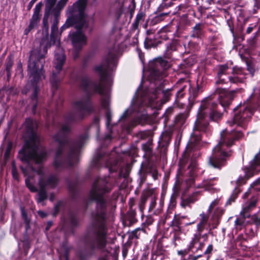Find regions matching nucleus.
I'll return each mask as SVG.
<instances>
[{
    "label": "nucleus",
    "instance_id": "nucleus-1",
    "mask_svg": "<svg viewBox=\"0 0 260 260\" xmlns=\"http://www.w3.org/2000/svg\"><path fill=\"white\" fill-rule=\"evenodd\" d=\"M116 66V55L110 52L102 63L95 67V71L100 76V82L90 81L85 74L77 75L75 81L79 82L80 87L85 91L86 94L73 103V111L66 115V123L61 126L59 131L53 137L58 144L53 161V166L56 170H61L73 167L78 161L80 150L87 140L88 135L87 134L82 135L77 141L70 140L67 136L70 131L69 123L82 119L86 114L92 111L90 98L93 93L97 92L102 96L101 105L106 110V125L108 127L110 125L112 114L109 109V95L105 90L103 84L110 83L111 73Z\"/></svg>",
    "mask_w": 260,
    "mask_h": 260
},
{
    "label": "nucleus",
    "instance_id": "nucleus-2",
    "mask_svg": "<svg viewBox=\"0 0 260 260\" xmlns=\"http://www.w3.org/2000/svg\"><path fill=\"white\" fill-rule=\"evenodd\" d=\"M110 179L109 177L96 179L89 193L88 200L94 201L95 207L91 213L92 220L83 237L84 246L78 252L79 260L89 259L97 250H103L107 245L109 202L106 193L112 188Z\"/></svg>",
    "mask_w": 260,
    "mask_h": 260
},
{
    "label": "nucleus",
    "instance_id": "nucleus-3",
    "mask_svg": "<svg viewBox=\"0 0 260 260\" xmlns=\"http://www.w3.org/2000/svg\"><path fill=\"white\" fill-rule=\"evenodd\" d=\"M24 125L26 139L23 148L19 152L18 157L39 176L37 201L41 203L47 198V190L55 188L59 179L56 175H47L42 167L36 170L32 166L34 163L39 164L42 162L46 158L47 152L45 148L40 144L36 131L38 127L37 122L31 119H27Z\"/></svg>",
    "mask_w": 260,
    "mask_h": 260
},
{
    "label": "nucleus",
    "instance_id": "nucleus-4",
    "mask_svg": "<svg viewBox=\"0 0 260 260\" xmlns=\"http://www.w3.org/2000/svg\"><path fill=\"white\" fill-rule=\"evenodd\" d=\"M209 116L211 121H217L222 117V113L218 109L217 104L213 101V96L210 95L205 98L201 103L198 113V119L195 122L193 132L191 135L189 141L183 154L182 158L180 159L178 170V174L182 175L183 171L186 174L190 176L194 175V170L197 163L191 160L185 170L186 165L192 152L199 147L201 137L200 133L206 132L209 129V123L205 120V118Z\"/></svg>",
    "mask_w": 260,
    "mask_h": 260
},
{
    "label": "nucleus",
    "instance_id": "nucleus-5",
    "mask_svg": "<svg viewBox=\"0 0 260 260\" xmlns=\"http://www.w3.org/2000/svg\"><path fill=\"white\" fill-rule=\"evenodd\" d=\"M58 12L54 13V19L51 26V34L50 41L47 39H42L39 43H36L34 49L30 52L28 64L29 81L26 85V87L30 86L33 89V93L31 96L32 101V110L35 111L37 107V93L39 88L37 82L43 75V68L45 63V58L47 53V49L52 45L55 44L58 39L57 31L58 23Z\"/></svg>",
    "mask_w": 260,
    "mask_h": 260
},
{
    "label": "nucleus",
    "instance_id": "nucleus-6",
    "mask_svg": "<svg viewBox=\"0 0 260 260\" xmlns=\"http://www.w3.org/2000/svg\"><path fill=\"white\" fill-rule=\"evenodd\" d=\"M243 136V133L240 131L223 130L220 133V141L213 148L212 154L209 157V164L214 168L220 169L224 165L226 158L230 155V147L234 145L235 140Z\"/></svg>",
    "mask_w": 260,
    "mask_h": 260
},
{
    "label": "nucleus",
    "instance_id": "nucleus-7",
    "mask_svg": "<svg viewBox=\"0 0 260 260\" xmlns=\"http://www.w3.org/2000/svg\"><path fill=\"white\" fill-rule=\"evenodd\" d=\"M68 20L69 18L67 19L66 24L61 27V30L63 31L66 28L74 25H75V27L77 29L76 31L70 34L72 43L74 48L73 57L74 59H76L79 56V51L86 44L87 38L81 31V29H86L88 28V23L85 21L86 23L83 25L85 26L79 28L77 27V26L79 25V23L77 21H71L70 22L68 23Z\"/></svg>",
    "mask_w": 260,
    "mask_h": 260
},
{
    "label": "nucleus",
    "instance_id": "nucleus-8",
    "mask_svg": "<svg viewBox=\"0 0 260 260\" xmlns=\"http://www.w3.org/2000/svg\"><path fill=\"white\" fill-rule=\"evenodd\" d=\"M143 106L144 105L141 100L139 99L133 100L130 107L125 111L123 114L121 116L119 120L120 121H124L133 112L140 113L141 112H143ZM147 118V115L143 112L140 116H138L134 120L128 122L127 123L124 125V127L127 131H129L137 124H144L146 122Z\"/></svg>",
    "mask_w": 260,
    "mask_h": 260
},
{
    "label": "nucleus",
    "instance_id": "nucleus-9",
    "mask_svg": "<svg viewBox=\"0 0 260 260\" xmlns=\"http://www.w3.org/2000/svg\"><path fill=\"white\" fill-rule=\"evenodd\" d=\"M66 61V56L64 53L63 49L60 47L58 42L56 46L55 50L54 59L53 64L54 70L52 71V75L50 77V83L53 90H56L58 87L60 81L63 78V75L61 74L62 66Z\"/></svg>",
    "mask_w": 260,
    "mask_h": 260
},
{
    "label": "nucleus",
    "instance_id": "nucleus-10",
    "mask_svg": "<svg viewBox=\"0 0 260 260\" xmlns=\"http://www.w3.org/2000/svg\"><path fill=\"white\" fill-rule=\"evenodd\" d=\"M87 0H78L72 6H69L67 10V14L69 15L68 23L71 21H76L79 23L77 27H84L85 19L84 10L87 5Z\"/></svg>",
    "mask_w": 260,
    "mask_h": 260
},
{
    "label": "nucleus",
    "instance_id": "nucleus-11",
    "mask_svg": "<svg viewBox=\"0 0 260 260\" xmlns=\"http://www.w3.org/2000/svg\"><path fill=\"white\" fill-rule=\"evenodd\" d=\"M170 68L169 62L160 57L154 59L149 63L150 76L152 79L161 81L168 76L167 70Z\"/></svg>",
    "mask_w": 260,
    "mask_h": 260
},
{
    "label": "nucleus",
    "instance_id": "nucleus-12",
    "mask_svg": "<svg viewBox=\"0 0 260 260\" xmlns=\"http://www.w3.org/2000/svg\"><path fill=\"white\" fill-rule=\"evenodd\" d=\"M116 155L114 152L108 154L105 150L99 149L93 158V165L95 167H98L100 164H104L110 172H115L117 169L118 164V160L115 158Z\"/></svg>",
    "mask_w": 260,
    "mask_h": 260
},
{
    "label": "nucleus",
    "instance_id": "nucleus-13",
    "mask_svg": "<svg viewBox=\"0 0 260 260\" xmlns=\"http://www.w3.org/2000/svg\"><path fill=\"white\" fill-rule=\"evenodd\" d=\"M253 112V109L247 106L241 107L240 111L235 114L233 122L242 127L245 128Z\"/></svg>",
    "mask_w": 260,
    "mask_h": 260
},
{
    "label": "nucleus",
    "instance_id": "nucleus-14",
    "mask_svg": "<svg viewBox=\"0 0 260 260\" xmlns=\"http://www.w3.org/2000/svg\"><path fill=\"white\" fill-rule=\"evenodd\" d=\"M260 172V153L255 155L254 159L251 162V165L248 169L245 176H240L237 180L238 185L244 184L250 177Z\"/></svg>",
    "mask_w": 260,
    "mask_h": 260
},
{
    "label": "nucleus",
    "instance_id": "nucleus-15",
    "mask_svg": "<svg viewBox=\"0 0 260 260\" xmlns=\"http://www.w3.org/2000/svg\"><path fill=\"white\" fill-rule=\"evenodd\" d=\"M214 93L218 95L219 102L225 111L234 99L235 91H228L224 88H217Z\"/></svg>",
    "mask_w": 260,
    "mask_h": 260
},
{
    "label": "nucleus",
    "instance_id": "nucleus-16",
    "mask_svg": "<svg viewBox=\"0 0 260 260\" xmlns=\"http://www.w3.org/2000/svg\"><path fill=\"white\" fill-rule=\"evenodd\" d=\"M246 73L241 67L235 66L232 68L231 75L228 77V79L231 83L238 84L242 83L246 79Z\"/></svg>",
    "mask_w": 260,
    "mask_h": 260
},
{
    "label": "nucleus",
    "instance_id": "nucleus-17",
    "mask_svg": "<svg viewBox=\"0 0 260 260\" xmlns=\"http://www.w3.org/2000/svg\"><path fill=\"white\" fill-rule=\"evenodd\" d=\"M43 6V4L42 2H40L36 6L34 14L30 19L29 26L24 31V34L27 35L30 31L32 29L37 27L39 22L41 19V15L40 13Z\"/></svg>",
    "mask_w": 260,
    "mask_h": 260
},
{
    "label": "nucleus",
    "instance_id": "nucleus-18",
    "mask_svg": "<svg viewBox=\"0 0 260 260\" xmlns=\"http://www.w3.org/2000/svg\"><path fill=\"white\" fill-rule=\"evenodd\" d=\"M246 199L247 200L243 205L241 214L244 218H248L250 216L249 213L256 207L258 199L254 196H249Z\"/></svg>",
    "mask_w": 260,
    "mask_h": 260
},
{
    "label": "nucleus",
    "instance_id": "nucleus-19",
    "mask_svg": "<svg viewBox=\"0 0 260 260\" xmlns=\"http://www.w3.org/2000/svg\"><path fill=\"white\" fill-rule=\"evenodd\" d=\"M57 0H46L45 13L43 19V29L48 34L49 25L48 20Z\"/></svg>",
    "mask_w": 260,
    "mask_h": 260
},
{
    "label": "nucleus",
    "instance_id": "nucleus-20",
    "mask_svg": "<svg viewBox=\"0 0 260 260\" xmlns=\"http://www.w3.org/2000/svg\"><path fill=\"white\" fill-rule=\"evenodd\" d=\"M229 69L228 64H218L215 68V71L216 73L217 80L216 84H225L226 83L225 79L223 76L226 75L227 71Z\"/></svg>",
    "mask_w": 260,
    "mask_h": 260
},
{
    "label": "nucleus",
    "instance_id": "nucleus-21",
    "mask_svg": "<svg viewBox=\"0 0 260 260\" xmlns=\"http://www.w3.org/2000/svg\"><path fill=\"white\" fill-rule=\"evenodd\" d=\"M260 192V177L253 182L248 190L244 193L243 198H246L249 196H256L258 199Z\"/></svg>",
    "mask_w": 260,
    "mask_h": 260
},
{
    "label": "nucleus",
    "instance_id": "nucleus-22",
    "mask_svg": "<svg viewBox=\"0 0 260 260\" xmlns=\"http://www.w3.org/2000/svg\"><path fill=\"white\" fill-rule=\"evenodd\" d=\"M209 214L208 213L205 214L204 213L200 214V221L197 225L198 232L202 233L205 228L206 225H208L209 228L210 227L211 223L208 222Z\"/></svg>",
    "mask_w": 260,
    "mask_h": 260
},
{
    "label": "nucleus",
    "instance_id": "nucleus-23",
    "mask_svg": "<svg viewBox=\"0 0 260 260\" xmlns=\"http://www.w3.org/2000/svg\"><path fill=\"white\" fill-rule=\"evenodd\" d=\"M62 222L63 225L61 228V230H64L67 224H70L72 228L75 227L78 224V220L76 215L72 212H70L69 213L68 219L67 220L63 219Z\"/></svg>",
    "mask_w": 260,
    "mask_h": 260
},
{
    "label": "nucleus",
    "instance_id": "nucleus-24",
    "mask_svg": "<svg viewBox=\"0 0 260 260\" xmlns=\"http://www.w3.org/2000/svg\"><path fill=\"white\" fill-rule=\"evenodd\" d=\"M189 24V21L186 17L180 19L177 25L175 26V35L179 36L182 31L185 29V26Z\"/></svg>",
    "mask_w": 260,
    "mask_h": 260
},
{
    "label": "nucleus",
    "instance_id": "nucleus-25",
    "mask_svg": "<svg viewBox=\"0 0 260 260\" xmlns=\"http://www.w3.org/2000/svg\"><path fill=\"white\" fill-rule=\"evenodd\" d=\"M204 24L202 23H197L193 27L191 37L193 38H201L203 35V28Z\"/></svg>",
    "mask_w": 260,
    "mask_h": 260
},
{
    "label": "nucleus",
    "instance_id": "nucleus-26",
    "mask_svg": "<svg viewBox=\"0 0 260 260\" xmlns=\"http://www.w3.org/2000/svg\"><path fill=\"white\" fill-rule=\"evenodd\" d=\"M151 190H148L143 192L141 195L139 204L140 211L142 212L145 208V205L147 201H149Z\"/></svg>",
    "mask_w": 260,
    "mask_h": 260
},
{
    "label": "nucleus",
    "instance_id": "nucleus-27",
    "mask_svg": "<svg viewBox=\"0 0 260 260\" xmlns=\"http://www.w3.org/2000/svg\"><path fill=\"white\" fill-rule=\"evenodd\" d=\"M160 42V41L155 40L154 36H149L146 38L144 45L147 49H149L156 47Z\"/></svg>",
    "mask_w": 260,
    "mask_h": 260
},
{
    "label": "nucleus",
    "instance_id": "nucleus-28",
    "mask_svg": "<svg viewBox=\"0 0 260 260\" xmlns=\"http://www.w3.org/2000/svg\"><path fill=\"white\" fill-rule=\"evenodd\" d=\"M146 165L144 166L143 164H142L141 168L139 171V179L140 185L142 184L146 180L147 174H148V171H146Z\"/></svg>",
    "mask_w": 260,
    "mask_h": 260
},
{
    "label": "nucleus",
    "instance_id": "nucleus-29",
    "mask_svg": "<svg viewBox=\"0 0 260 260\" xmlns=\"http://www.w3.org/2000/svg\"><path fill=\"white\" fill-rule=\"evenodd\" d=\"M146 17V14L142 11H139L137 14L135 22L133 24V26L135 29H137L139 23L144 21Z\"/></svg>",
    "mask_w": 260,
    "mask_h": 260
},
{
    "label": "nucleus",
    "instance_id": "nucleus-30",
    "mask_svg": "<svg viewBox=\"0 0 260 260\" xmlns=\"http://www.w3.org/2000/svg\"><path fill=\"white\" fill-rule=\"evenodd\" d=\"M215 180H216V178L207 179L203 181V186L206 190L211 191L214 189L213 181Z\"/></svg>",
    "mask_w": 260,
    "mask_h": 260
},
{
    "label": "nucleus",
    "instance_id": "nucleus-31",
    "mask_svg": "<svg viewBox=\"0 0 260 260\" xmlns=\"http://www.w3.org/2000/svg\"><path fill=\"white\" fill-rule=\"evenodd\" d=\"M136 213L134 209H129L126 214V219L129 221L130 225L137 221L136 218Z\"/></svg>",
    "mask_w": 260,
    "mask_h": 260
},
{
    "label": "nucleus",
    "instance_id": "nucleus-32",
    "mask_svg": "<svg viewBox=\"0 0 260 260\" xmlns=\"http://www.w3.org/2000/svg\"><path fill=\"white\" fill-rule=\"evenodd\" d=\"M201 237V233L199 232H198V233L194 235V237L193 238L189 247L190 250H192L194 249L196 247V245L200 242Z\"/></svg>",
    "mask_w": 260,
    "mask_h": 260
},
{
    "label": "nucleus",
    "instance_id": "nucleus-33",
    "mask_svg": "<svg viewBox=\"0 0 260 260\" xmlns=\"http://www.w3.org/2000/svg\"><path fill=\"white\" fill-rule=\"evenodd\" d=\"M171 138V137L169 134H163L161 135L160 141H159V145L162 147L167 146L169 143Z\"/></svg>",
    "mask_w": 260,
    "mask_h": 260
},
{
    "label": "nucleus",
    "instance_id": "nucleus-34",
    "mask_svg": "<svg viewBox=\"0 0 260 260\" xmlns=\"http://www.w3.org/2000/svg\"><path fill=\"white\" fill-rule=\"evenodd\" d=\"M69 0H59L55 8L53 9L52 12L53 13L58 12V14H60V12L63 9L64 6L66 5Z\"/></svg>",
    "mask_w": 260,
    "mask_h": 260
},
{
    "label": "nucleus",
    "instance_id": "nucleus-35",
    "mask_svg": "<svg viewBox=\"0 0 260 260\" xmlns=\"http://www.w3.org/2000/svg\"><path fill=\"white\" fill-rule=\"evenodd\" d=\"M146 171H148V174H151L152 177L154 180L157 179L158 174L157 171L156 170L154 167L149 165H146Z\"/></svg>",
    "mask_w": 260,
    "mask_h": 260
},
{
    "label": "nucleus",
    "instance_id": "nucleus-36",
    "mask_svg": "<svg viewBox=\"0 0 260 260\" xmlns=\"http://www.w3.org/2000/svg\"><path fill=\"white\" fill-rule=\"evenodd\" d=\"M156 198L155 195L153 193V192L152 190H151L149 198V201H150V204L149 208V212L152 211L156 206Z\"/></svg>",
    "mask_w": 260,
    "mask_h": 260
},
{
    "label": "nucleus",
    "instance_id": "nucleus-37",
    "mask_svg": "<svg viewBox=\"0 0 260 260\" xmlns=\"http://www.w3.org/2000/svg\"><path fill=\"white\" fill-rule=\"evenodd\" d=\"M189 88L190 84L187 82H185L184 84L182 85V86L180 88L177 92V98H182L184 94V91L185 90V89Z\"/></svg>",
    "mask_w": 260,
    "mask_h": 260
},
{
    "label": "nucleus",
    "instance_id": "nucleus-38",
    "mask_svg": "<svg viewBox=\"0 0 260 260\" xmlns=\"http://www.w3.org/2000/svg\"><path fill=\"white\" fill-rule=\"evenodd\" d=\"M186 118V114L184 113H181L176 117L175 122L179 126L182 125L184 123Z\"/></svg>",
    "mask_w": 260,
    "mask_h": 260
},
{
    "label": "nucleus",
    "instance_id": "nucleus-39",
    "mask_svg": "<svg viewBox=\"0 0 260 260\" xmlns=\"http://www.w3.org/2000/svg\"><path fill=\"white\" fill-rule=\"evenodd\" d=\"M25 184L26 186L29 188V189L33 192H36L37 191V189L35 186L33 185V184L30 181V177L28 176L27 178L25 179Z\"/></svg>",
    "mask_w": 260,
    "mask_h": 260
},
{
    "label": "nucleus",
    "instance_id": "nucleus-40",
    "mask_svg": "<svg viewBox=\"0 0 260 260\" xmlns=\"http://www.w3.org/2000/svg\"><path fill=\"white\" fill-rule=\"evenodd\" d=\"M251 219L257 227H260V211L253 215Z\"/></svg>",
    "mask_w": 260,
    "mask_h": 260
},
{
    "label": "nucleus",
    "instance_id": "nucleus-41",
    "mask_svg": "<svg viewBox=\"0 0 260 260\" xmlns=\"http://www.w3.org/2000/svg\"><path fill=\"white\" fill-rule=\"evenodd\" d=\"M69 189L71 193L72 194L73 197L74 198L77 193V188L76 184H72L68 182Z\"/></svg>",
    "mask_w": 260,
    "mask_h": 260
},
{
    "label": "nucleus",
    "instance_id": "nucleus-42",
    "mask_svg": "<svg viewBox=\"0 0 260 260\" xmlns=\"http://www.w3.org/2000/svg\"><path fill=\"white\" fill-rule=\"evenodd\" d=\"M239 192V190H237V189H235L234 190V192L231 195V197L229 199L228 201H227L226 204L230 205L232 202H234L235 199L237 198L238 196V194Z\"/></svg>",
    "mask_w": 260,
    "mask_h": 260
},
{
    "label": "nucleus",
    "instance_id": "nucleus-43",
    "mask_svg": "<svg viewBox=\"0 0 260 260\" xmlns=\"http://www.w3.org/2000/svg\"><path fill=\"white\" fill-rule=\"evenodd\" d=\"M150 135V132L149 131H142L139 132L137 136L138 138L141 139H145L148 138Z\"/></svg>",
    "mask_w": 260,
    "mask_h": 260
},
{
    "label": "nucleus",
    "instance_id": "nucleus-44",
    "mask_svg": "<svg viewBox=\"0 0 260 260\" xmlns=\"http://www.w3.org/2000/svg\"><path fill=\"white\" fill-rule=\"evenodd\" d=\"M170 90L171 89H168L166 90H164L162 91V93L164 95V102L166 103L168 102L169 100L170 96Z\"/></svg>",
    "mask_w": 260,
    "mask_h": 260
},
{
    "label": "nucleus",
    "instance_id": "nucleus-45",
    "mask_svg": "<svg viewBox=\"0 0 260 260\" xmlns=\"http://www.w3.org/2000/svg\"><path fill=\"white\" fill-rule=\"evenodd\" d=\"M21 210L22 217L24 220V223L25 224L29 223L30 219L27 217V214L25 211L24 209L21 208Z\"/></svg>",
    "mask_w": 260,
    "mask_h": 260
},
{
    "label": "nucleus",
    "instance_id": "nucleus-46",
    "mask_svg": "<svg viewBox=\"0 0 260 260\" xmlns=\"http://www.w3.org/2000/svg\"><path fill=\"white\" fill-rule=\"evenodd\" d=\"M179 192L180 187L177 184H175L173 187V193L172 194V197L176 198L179 195Z\"/></svg>",
    "mask_w": 260,
    "mask_h": 260
},
{
    "label": "nucleus",
    "instance_id": "nucleus-47",
    "mask_svg": "<svg viewBox=\"0 0 260 260\" xmlns=\"http://www.w3.org/2000/svg\"><path fill=\"white\" fill-rule=\"evenodd\" d=\"M169 14V12L161 13L156 16L155 18L156 21H161L164 19L165 16H167Z\"/></svg>",
    "mask_w": 260,
    "mask_h": 260
},
{
    "label": "nucleus",
    "instance_id": "nucleus-48",
    "mask_svg": "<svg viewBox=\"0 0 260 260\" xmlns=\"http://www.w3.org/2000/svg\"><path fill=\"white\" fill-rule=\"evenodd\" d=\"M141 230V229L140 228H137L136 229H135V230H134L132 233H131V236L133 238H136V239H138L139 238V236L140 235V234L138 233L139 232H140V231Z\"/></svg>",
    "mask_w": 260,
    "mask_h": 260
},
{
    "label": "nucleus",
    "instance_id": "nucleus-49",
    "mask_svg": "<svg viewBox=\"0 0 260 260\" xmlns=\"http://www.w3.org/2000/svg\"><path fill=\"white\" fill-rule=\"evenodd\" d=\"M213 249V246L212 244H210L207 247L206 250L203 253V255H208L210 254Z\"/></svg>",
    "mask_w": 260,
    "mask_h": 260
},
{
    "label": "nucleus",
    "instance_id": "nucleus-50",
    "mask_svg": "<svg viewBox=\"0 0 260 260\" xmlns=\"http://www.w3.org/2000/svg\"><path fill=\"white\" fill-rule=\"evenodd\" d=\"M218 204V202L216 200H214L213 201L211 204H210L209 207V209L208 210V214H210L211 211H212L213 208L217 205V204Z\"/></svg>",
    "mask_w": 260,
    "mask_h": 260
},
{
    "label": "nucleus",
    "instance_id": "nucleus-51",
    "mask_svg": "<svg viewBox=\"0 0 260 260\" xmlns=\"http://www.w3.org/2000/svg\"><path fill=\"white\" fill-rule=\"evenodd\" d=\"M204 242H200L199 244H198V246H196V251H193L192 250V251L194 252H198L199 251H202L203 250V247H204Z\"/></svg>",
    "mask_w": 260,
    "mask_h": 260
},
{
    "label": "nucleus",
    "instance_id": "nucleus-52",
    "mask_svg": "<svg viewBox=\"0 0 260 260\" xmlns=\"http://www.w3.org/2000/svg\"><path fill=\"white\" fill-rule=\"evenodd\" d=\"M190 203V199H186V200H183L182 201L181 203V206L185 208L186 206H188L189 204Z\"/></svg>",
    "mask_w": 260,
    "mask_h": 260
},
{
    "label": "nucleus",
    "instance_id": "nucleus-53",
    "mask_svg": "<svg viewBox=\"0 0 260 260\" xmlns=\"http://www.w3.org/2000/svg\"><path fill=\"white\" fill-rule=\"evenodd\" d=\"M245 218H237L235 221V224L236 225H243V224L244 223V219Z\"/></svg>",
    "mask_w": 260,
    "mask_h": 260
},
{
    "label": "nucleus",
    "instance_id": "nucleus-54",
    "mask_svg": "<svg viewBox=\"0 0 260 260\" xmlns=\"http://www.w3.org/2000/svg\"><path fill=\"white\" fill-rule=\"evenodd\" d=\"M13 61L11 60L10 59L7 61V67H6V70L7 72H9L10 70L11 69V67L13 66Z\"/></svg>",
    "mask_w": 260,
    "mask_h": 260
},
{
    "label": "nucleus",
    "instance_id": "nucleus-55",
    "mask_svg": "<svg viewBox=\"0 0 260 260\" xmlns=\"http://www.w3.org/2000/svg\"><path fill=\"white\" fill-rule=\"evenodd\" d=\"M173 110L174 109L172 107H170L168 109H167L165 113V115L166 116V117H169V115H171L173 113Z\"/></svg>",
    "mask_w": 260,
    "mask_h": 260
},
{
    "label": "nucleus",
    "instance_id": "nucleus-56",
    "mask_svg": "<svg viewBox=\"0 0 260 260\" xmlns=\"http://www.w3.org/2000/svg\"><path fill=\"white\" fill-rule=\"evenodd\" d=\"M99 118L98 117H95L93 119L92 126L95 125L97 129H99Z\"/></svg>",
    "mask_w": 260,
    "mask_h": 260
},
{
    "label": "nucleus",
    "instance_id": "nucleus-57",
    "mask_svg": "<svg viewBox=\"0 0 260 260\" xmlns=\"http://www.w3.org/2000/svg\"><path fill=\"white\" fill-rule=\"evenodd\" d=\"M37 1V0H31L27 7V10L29 11L31 9L32 6Z\"/></svg>",
    "mask_w": 260,
    "mask_h": 260
},
{
    "label": "nucleus",
    "instance_id": "nucleus-58",
    "mask_svg": "<svg viewBox=\"0 0 260 260\" xmlns=\"http://www.w3.org/2000/svg\"><path fill=\"white\" fill-rule=\"evenodd\" d=\"M203 255V254H199V255H197L196 256L190 255L189 257L191 260H197L199 258L202 257Z\"/></svg>",
    "mask_w": 260,
    "mask_h": 260
},
{
    "label": "nucleus",
    "instance_id": "nucleus-59",
    "mask_svg": "<svg viewBox=\"0 0 260 260\" xmlns=\"http://www.w3.org/2000/svg\"><path fill=\"white\" fill-rule=\"evenodd\" d=\"M135 204V200L134 199H131L129 201V209H133V207Z\"/></svg>",
    "mask_w": 260,
    "mask_h": 260
},
{
    "label": "nucleus",
    "instance_id": "nucleus-60",
    "mask_svg": "<svg viewBox=\"0 0 260 260\" xmlns=\"http://www.w3.org/2000/svg\"><path fill=\"white\" fill-rule=\"evenodd\" d=\"M254 7L257 9L260 8V0H254Z\"/></svg>",
    "mask_w": 260,
    "mask_h": 260
},
{
    "label": "nucleus",
    "instance_id": "nucleus-61",
    "mask_svg": "<svg viewBox=\"0 0 260 260\" xmlns=\"http://www.w3.org/2000/svg\"><path fill=\"white\" fill-rule=\"evenodd\" d=\"M38 214L42 218H44L47 215V214L42 211H38Z\"/></svg>",
    "mask_w": 260,
    "mask_h": 260
},
{
    "label": "nucleus",
    "instance_id": "nucleus-62",
    "mask_svg": "<svg viewBox=\"0 0 260 260\" xmlns=\"http://www.w3.org/2000/svg\"><path fill=\"white\" fill-rule=\"evenodd\" d=\"M10 150H11V146H10V145H9L7 147V150H6L5 154V155L6 157L7 156H9Z\"/></svg>",
    "mask_w": 260,
    "mask_h": 260
},
{
    "label": "nucleus",
    "instance_id": "nucleus-63",
    "mask_svg": "<svg viewBox=\"0 0 260 260\" xmlns=\"http://www.w3.org/2000/svg\"><path fill=\"white\" fill-rule=\"evenodd\" d=\"M174 230L177 232H179L181 230V228L178 223L174 225Z\"/></svg>",
    "mask_w": 260,
    "mask_h": 260
},
{
    "label": "nucleus",
    "instance_id": "nucleus-64",
    "mask_svg": "<svg viewBox=\"0 0 260 260\" xmlns=\"http://www.w3.org/2000/svg\"><path fill=\"white\" fill-rule=\"evenodd\" d=\"M62 258L64 260H68V251H66L65 253L62 256H60V258Z\"/></svg>",
    "mask_w": 260,
    "mask_h": 260
}]
</instances>
